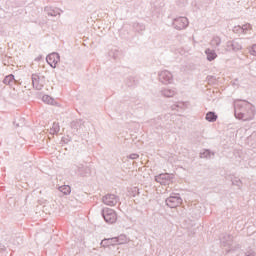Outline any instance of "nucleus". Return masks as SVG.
<instances>
[{
	"mask_svg": "<svg viewBox=\"0 0 256 256\" xmlns=\"http://www.w3.org/2000/svg\"><path fill=\"white\" fill-rule=\"evenodd\" d=\"M104 220L106 223L113 225V223H117V212L113 209H106L103 213Z\"/></svg>",
	"mask_w": 256,
	"mask_h": 256,
	"instance_id": "f257e3e1",
	"label": "nucleus"
},
{
	"mask_svg": "<svg viewBox=\"0 0 256 256\" xmlns=\"http://www.w3.org/2000/svg\"><path fill=\"white\" fill-rule=\"evenodd\" d=\"M32 84L35 89H41L45 85V77L39 76V74H33Z\"/></svg>",
	"mask_w": 256,
	"mask_h": 256,
	"instance_id": "f03ea898",
	"label": "nucleus"
},
{
	"mask_svg": "<svg viewBox=\"0 0 256 256\" xmlns=\"http://www.w3.org/2000/svg\"><path fill=\"white\" fill-rule=\"evenodd\" d=\"M118 202L119 198L113 194H107L103 197V203H105V205H109L110 207H115Z\"/></svg>",
	"mask_w": 256,
	"mask_h": 256,
	"instance_id": "7ed1b4c3",
	"label": "nucleus"
},
{
	"mask_svg": "<svg viewBox=\"0 0 256 256\" xmlns=\"http://www.w3.org/2000/svg\"><path fill=\"white\" fill-rule=\"evenodd\" d=\"M47 63L50 65V67H57V63L60 61L59 54L57 53H51L46 58Z\"/></svg>",
	"mask_w": 256,
	"mask_h": 256,
	"instance_id": "20e7f679",
	"label": "nucleus"
},
{
	"mask_svg": "<svg viewBox=\"0 0 256 256\" xmlns=\"http://www.w3.org/2000/svg\"><path fill=\"white\" fill-rule=\"evenodd\" d=\"M166 205L172 209L181 205V198L172 196L166 200Z\"/></svg>",
	"mask_w": 256,
	"mask_h": 256,
	"instance_id": "39448f33",
	"label": "nucleus"
},
{
	"mask_svg": "<svg viewBox=\"0 0 256 256\" xmlns=\"http://www.w3.org/2000/svg\"><path fill=\"white\" fill-rule=\"evenodd\" d=\"M119 243V238H108L104 239L101 243L103 247H109L111 245H117Z\"/></svg>",
	"mask_w": 256,
	"mask_h": 256,
	"instance_id": "423d86ee",
	"label": "nucleus"
},
{
	"mask_svg": "<svg viewBox=\"0 0 256 256\" xmlns=\"http://www.w3.org/2000/svg\"><path fill=\"white\" fill-rule=\"evenodd\" d=\"M174 24L177 27V29H185L187 27V19L186 18L177 19Z\"/></svg>",
	"mask_w": 256,
	"mask_h": 256,
	"instance_id": "0eeeda50",
	"label": "nucleus"
},
{
	"mask_svg": "<svg viewBox=\"0 0 256 256\" xmlns=\"http://www.w3.org/2000/svg\"><path fill=\"white\" fill-rule=\"evenodd\" d=\"M206 55H207V59L208 61H213L215 59H217V53H215V51L213 50H206Z\"/></svg>",
	"mask_w": 256,
	"mask_h": 256,
	"instance_id": "6e6552de",
	"label": "nucleus"
},
{
	"mask_svg": "<svg viewBox=\"0 0 256 256\" xmlns=\"http://www.w3.org/2000/svg\"><path fill=\"white\" fill-rule=\"evenodd\" d=\"M15 82V76L13 75H8L4 78V84L5 85H11V83Z\"/></svg>",
	"mask_w": 256,
	"mask_h": 256,
	"instance_id": "1a4fd4ad",
	"label": "nucleus"
},
{
	"mask_svg": "<svg viewBox=\"0 0 256 256\" xmlns=\"http://www.w3.org/2000/svg\"><path fill=\"white\" fill-rule=\"evenodd\" d=\"M206 120L207 121H217V115H215V113H213V112H208L206 114Z\"/></svg>",
	"mask_w": 256,
	"mask_h": 256,
	"instance_id": "9d476101",
	"label": "nucleus"
},
{
	"mask_svg": "<svg viewBox=\"0 0 256 256\" xmlns=\"http://www.w3.org/2000/svg\"><path fill=\"white\" fill-rule=\"evenodd\" d=\"M60 191L61 193H63L64 195H69V193H71V187L70 186H62L60 187Z\"/></svg>",
	"mask_w": 256,
	"mask_h": 256,
	"instance_id": "9b49d317",
	"label": "nucleus"
},
{
	"mask_svg": "<svg viewBox=\"0 0 256 256\" xmlns=\"http://www.w3.org/2000/svg\"><path fill=\"white\" fill-rule=\"evenodd\" d=\"M42 100L44 101V103H47V105H52L53 103V98H51V96H43Z\"/></svg>",
	"mask_w": 256,
	"mask_h": 256,
	"instance_id": "f8f14e48",
	"label": "nucleus"
},
{
	"mask_svg": "<svg viewBox=\"0 0 256 256\" xmlns=\"http://www.w3.org/2000/svg\"><path fill=\"white\" fill-rule=\"evenodd\" d=\"M251 53L256 56V45L252 46Z\"/></svg>",
	"mask_w": 256,
	"mask_h": 256,
	"instance_id": "ddd939ff",
	"label": "nucleus"
},
{
	"mask_svg": "<svg viewBox=\"0 0 256 256\" xmlns=\"http://www.w3.org/2000/svg\"><path fill=\"white\" fill-rule=\"evenodd\" d=\"M166 74H167V72H164V73L161 74V76L164 77V75H166Z\"/></svg>",
	"mask_w": 256,
	"mask_h": 256,
	"instance_id": "4468645a",
	"label": "nucleus"
}]
</instances>
